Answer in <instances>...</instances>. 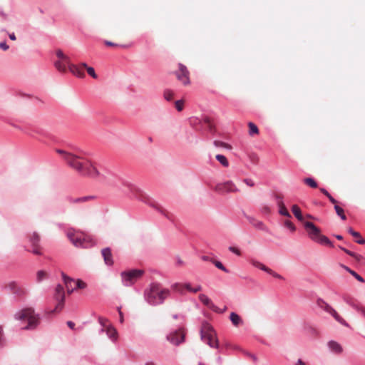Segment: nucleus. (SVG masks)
I'll return each mask as SVG.
<instances>
[{"label":"nucleus","mask_w":365,"mask_h":365,"mask_svg":"<svg viewBox=\"0 0 365 365\" xmlns=\"http://www.w3.org/2000/svg\"><path fill=\"white\" fill-rule=\"evenodd\" d=\"M170 294L169 289L162 288L158 284H152L145 291V298L149 304L156 305L163 303Z\"/></svg>","instance_id":"obj_1"},{"label":"nucleus","mask_w":365,"mask_h":365,"mask_svg":"<svg viewBox=\"0 0 365 365\" xmlns=\"http://www.w3.org/2000/svg\"><path fill=\"white\" fill-rule=\"evenodd\" d=\"M15 318L28 322V324L24 327V329H34L40 322L39 316L35 313L33 308H26L19 311L15 314Z\"/></svg>","instance_id":"obj_2"},{"label":"nucleus","mask_w":365,"mask_h":365,"mask_svg":"<svg viewBox=\"0 0 365 365\" xmlns=\"http://www.w3.org/2000/svg\"><path fill=\"white\" fill-rule=\"evenodd\" d=\"M56 151L62 155L63 160L69 167L80 173L86 160L84 158L61 149H56Z\"/></svg>","instance_id":"obj_3"},{"label":"nucleus","mask_w":365,"mask_h":365,"mask_svg":"<svg viewBox=\"0 0 365 365\" xmlns=\"http://www.w3.org/2000/svg\"><path fill=\"white\" fill-rule=\"evenodd\" d=\"M67 236L76 247L86 248L94 245L93 239L89 235L81 232L69 230L67 233Z\"/></svg>","instance_id":"obj_4"},{"label":"nucleus","mask_w":365,"mask_h":365,"mask_svg":"<svg viewBox=\"0 0 365 365\" xmlns=\"http://www.w3.org/2000/svg\"><path fill=\"white\" fill-rule=\"evenodd\" d=\"M201 339L206 342L210 347H218V340L213 327L208 323L204 322L202 324Z\"/></svg>","instance_id":"obj_5"},{"label":"nucleus","mask_w":365,"mask_h":365,"mask_svg":"<svg viewBox=\"0 0 365 365\" xmlns=\"http://www.w3.org/2000/svg\"><path fill=\"white\" fill-rule=\"evenodd\" d=\"M141 269H133L125 271L121 273L122 281L124 285L130 286L133 284L143 274Z\"/></svg>","instance_id":"obj_6"},{"label":"nucleus","mask_w":365,"mask_h":365,"mask_svg":"<svg viewBox=\"0 0 365 365\" xmlns=\"http://www.w3.org/2000/svg\"><path fill=\"white\" fill-rule=\"evenodd\" d=\"M53 298L56 301L57 304L53 310L48 312V314L59 312L64 307L65 292L63 287L61 284L56 286Z\"/></svg>","instance_id":"obj_7"},{"label":"nucleus","mask_w":365,"mask_h":365,"mask_svg":"<svg viewBox=\"0 0 365 365\" xmlns=\"http://www.w3.org/2000/svg\"><path fill=\"white\" fill-rule=\"evenodd\" d=\"M80 174L93 178H98L100 175V173L96 164L87 159H86L85 163H83Z\"/></svg>","instance_id":"obj_8"},{"label":"nucleus","mask_w":365,"mask_h":365,"mask_svg":"<svg viewBox=\"0 0 365 365\" xmlns=\"http://www.w3.org/2000/svg\"><path fill=\"white\" fill-rule=\"evenodd\" d=\"M177 79L182 83V85L187 86L190 84V71L182 63H178V70L175 73Z\"/></svg>","instance_id":"obj_9"},{"label":"nucleus","mask_w":365,"mask_h":365,"mask_svg":"<svg viewBox=\"0 0 365 365\" xmlns=\"http://www.w3.org/2000/svg\"><path fill=\"white\" fill-rule=\"evenodd\" d=\"M215 190L220 193H225L237 192L239 191V189L232 181L228 180L225 182L217 184L215 187Z\"/></svg>","instance_id":"obj_10"},{"label":"nucleus","mask_w":365,"mask_h":365,"mask_svg":"<svg viewBox=\"0 0 365 365\" xmlns=\"http://www.w3.org/2000/svg\"><path fill=\"white\" fill-rule=\"evenodd\" d=\"M137 191L139 192L140 197L142 198L143 200H147L150 205L154 207L160 213H161L168 219H171L172 214H170L168 210H166L165 208H163L162 206H160V205L155 202H150L148 197L143 194L142 191H140V190H137Z\"/></svg>","instance_id":"obj_11"},{"label":"nucleus","mask_w":365,"mask_h":365,"mask_svg":"<svg viewBox=\"0 0 365 365\" xmlns=\"http://www.w3.org/2000/svg\"><path fill=\"white\" fill-rule=\"evenodd\" d=\"M304 226L309 237L314 241L320 235V230L311 222H304Z\"/></svg>","instance_id":"obj_12"},{"label":"nucleus","mask_w":365,"mask_h":365,"mask_svg":"<svg viewBox=\"0 0 365 365\" xmlns=\"http://www.w3.org/2000/svg\"><path fill=\"white\" fill-rule=\"evenodd\" d=\"M185 334L183 329H180L168 336V340L172 344L178 345L184 341Z\"/></svg>","instance_id":"obj_13"},{"label":"nucleus","mask_w":365,"mask_h":365,"mask_svg":"<svg viewBox=\"0 0 365 365\" xmlns=\"http://www.w3.org/2000/svg\"><path fill=\"white\" fill-rule=\"evenodd\" d=\"M250 263L255 267L257 268H259L266 272H267L268 274L272 275L275 278H277V279H283V277L279 274H277V272H274L273 270H272L271 269H269V267H267V266H265L264 264H263L262 263L259 262V261L256 260V259H251L250 260Z\"/></svg>","instance_id":"obj_14"},{"label":"nucleus","mask_w":365,"mask_h":365,"mask_svg":"<svg viewBox=\"0 0 365 365\" xmlns=\"http://www.w3.org/2000/svg\"><path fill=\"white\" fill-rule=\"evenodd\" d=\"M343 299L347 304L351 306L359 312H361L364 307L360 302L357 301V299H354L351 296L346 294L343 297Z\"/></svg>","instance_id":"obj_15"},{"label":"nucleus","mask_w":365,"mask_h":365,"mask_svg":"<svg viewBox=\"0 0 365 365\" xmlns=\"http://www.w3.org/2000/svg\"><path fill=\"white\" fill-rule=\"evenodd\" d=\"M39 240V235L35 232L30 236V242L33 247L31 252L36 255H41V248L38 245Z\"/></svg>","instance_id":"obj_16"},{"label":"nucleus","mask_w":365,"mask_h":365,"mask_svg":"<svg viewBox=\"0 0 365 365\" xmlns=\"http://www.w3.org/2000/svg\"><path fill=\"white\" fill-rule=\"evenodd\" d=\"M62 278L68 293L71 294L76 289V284L74 279L62 273Z\"/></svg>","instance_id":"obj_17"},{"label":"nucleus","mask_w":365,"mask_h":365,"mask_svg":"<svg viewBox=\"0 0 365 365\" xmlns=\"http://www.w3.org/2000/svg\"><path fill=\"white\" fill-rule=\"evenodd\" d=\"M71 65H72V63H71L70 58H68V63L64 62L63 59H59L54 63L56 68L61 73H66L67 68L70 69Z\"/></svg>","instance_id":"obj_18"},{"label":"nucleus","mask_w":365,"mask_h":365,"mask_svg":"<svg viewBox=\"0 0 365 365\" xmlns=\"http://www.w3.org/2000/svg\"><path fill=\"white\" fill-rule=\"evenodd\" d=\"M85 68L82 66V63L79 65L73 64L70 66L69 71L75 76L79 78H83L85 76V73L83 72V69Z\"/></svg>","instance_id":"obj_19"},{"label":"nucleus","mask_w":365,"mask_h":365,"mask_svg":"<svg viewBox=\"0 0 365 365\" xmlns=\"http://www.w3.org/2000/svg\"><path fill=\"white\" fill-rule=\"evenodd\" d=\"M102 255L105 263L107 265H112L113 264L112 253L109 248H104L101 251Z\"/></svg>","instance_id":"obj_20"},{"label":"nucleus","mask_w":365,"mask_h":365,"mask_svg":"<svg viewBox=\"0 0 365 365\" xmlns=\"http://www.w3.org/2000/svg\"><path fill=\"white\" fill-rule=\"evenodd\" d=\"M277 198L278 199V206L279 208V212L280 215L287 217H291V215L288 212L283 201L282 200V197L280 195H277Z\"/></svg>","instance_id":"obj_21"},{"label":"nucleus","mask_w":365,"mask_h":365,"mask_svg":"<svg viewBox=\"0 0 365 365\" xmlns=\"http://www.w3.org/2000/svg\"><path fill=\"white\" fill-rule=\"evenodd\" d=\"M94 197L93 196H84L81 197H69L68 202L71 204H79L84 203L87 201H89Z\"/></svg>","instance_id":"obj_22"},{"label":"nucleus","mask_w":365,"mask_h":365,"mask_svg":"<svg viewBox=\"0 0 365 365\" xmlns=\"http://www.w3.org/2000/svg\"><path fill=\"white\" fill-rule=\"evenodd\" d=\"M329 348L334 353L336 354H341L343 351L342 346L336 341H330L328 343Z\"/></svg>","instance_id":"obj_23"},{"label":"nucleus","mask_w":365,"mask_h":365,"mask_svg":"<svg viewBox=\"0 0 365 365\" xmlns=\"http://www.w3.org/2000/svg\"><path fill=\"white\" fill-rule=\"evenodd\" d=\"M230 319L235 327H238L243 323L242 318L235 312H231Z\"/></svg>","instance_id":"obj_24"},{"label":"nucleus","mask_w":365,"mask_h":365,"mask_svg":"<svg viewBox=\"0 0 365 365\" xmlns=\"http://www.w3.org/2000/svg\"><path fill=\"white\" fill-rule=\"evenodd\" d=\"M292 211L293 214L294 215V216L297 218V220L304 224V222H305L304 217L302 215V212H301L299 207L297 205H294L292 207Z\"/></svg>","instance_id":"obj_25"},{"label":"nucleus","mask_w":365,"mask_h":365,"mask_svg":"<svg viewBox=\"0 0 365 365\" xmlns=\"http://www.w3.org/2000/svg\"><path fill=\"white\" fill-rule=\"evenodd\" d=\"M248 220L250 223L252 224L255 228L261 230H266V226L262 222L252 217H249Z\"/></svg>","instance_id":"obj_26"},{"label":"nucleus","mask_w":365,"mask_h":365,"mask_svg":"<svg viewBox=\"0 0 365 365\" xmlns=\"http://www.w3.org/2000/svg\"><path fill=\"white\" fill-rule=\"evenodd\" d=\"M315 242H317L319 244H322V245L329 246V247L334 246L333 243L329 240V239L327 237H326L325 235H322L321 234L317 237V239L315 240Z\"/></svg>","instance_id":"obj_27"},{"label":"nucleus","mask_w":365,"mask_h":365,"mask_svg":"<svg viewBox=\"0 0 365 365\" xmlns=\"http://www.w3.org/2000/svg\"><path fill=\"white\" fill-rule=\"evenodd\" d=\"M199 299L203 304L207 306L208 308L213 307L212 302L205 294H200L199 295Z\"/></svg>","instance_id":"obj_28"},{"label":"nucleus","mask_w":365,"mask_h":365,"mask_svg":"<svg viewBox=\"0 0 365 365\" xmlns=\"http://www.w3.org/2000/svg\"><path fill=\"white\" fill-rule=\"evenodd\" d=\"M348 232L349 233H350L353 237H356V238H359L357 240H356V242L360 244V245H363L365 243V240L362 238H361V235L358 232H356L354 231L351 227H349L348 229Z\"/></svg>","instance_id":"obj_29"},{"label":"nucleus","mask_w":365,"mask_h":365,"mask_svg":"<svg viewBox=\"0 0 365 365\" xmlns=\"http://www.w3.org/2000/svg\"><path fill=\"white\" fill-rule=\"evenodd\" d=\"M213 144L217 148H225V149H227V150H232V147L231 145H230V144H228L227 143L220 141V140H214Z\"/></svg>","instance_id":"obj_30"},{"label":"nucleus","mask_w":365,"mask_h":365,"mask_svg":"<svg viewBox=\"0 0 365 365\" xmlns=\"http://www.w3.org/2000/svg\"><path fill=\"white\" fill-rule=\"evenodd\" d=\"M106 334L113 340H115L117 338V331L115 329L112 327H108L106 328Z\"/></svg>","instance_id":"obj_31"},{"label":"nucleus","mask_w":365,"mask_h":365,"mask_svg":"<svg viewBox=\"0 0 365 365\" xmlns=\"http://www.w3.org/2000/svg\"><path fill=\"white\" fill-rule=\"evenodd\" d=\"M248 127H249V134L250 135H257L259 133V129L255 123L250 122L248 123Z\"/></svg>","instance_id":"obj_32"},{"label":"nucleus","mask_w":365,"mask_h":365,"mask_svg":"<svg viewBox=\"0 0 365 365\" xmlns=\"http://www.w3.org/2000/svg\"><path fill=\"white\" fill-rule=\"evenodd\" d=\"M82 66H83L86 71L88 75H90L93 78L96 79L98 78V76L96 75L95 70L93 67L88 66L86 63H82Z\"/></svg>","instance_id":"obj_33"},{"label":"nucleus","mask_w":365,"mask_h":365,"mask_svg":"<svg viewBox=\"0 0 365 365\" xmlns=\"http://www.w3.org/2000/svg\"><path fill=\"white\" fill-rule=\"evenodd\" d=\"M303 181L307 185L312 188H317L318 187L317 182L312 178H306Z\"/></svg>","instance_id":"obj_34"},{"label":"nucleus","mask_w":365,"mask_h":365,"mask_svg":"<svg viewBox=\"0 0 365 365\" xmlns=\"http://www.w3.org/2000/svg\"><path fill=\"white\" fill-rule=\"evenodd\" d=\"M215 158L219 161V163L222 164V166L225 168L229 166V162L225 156L218 154L215 156Z\"/></svg>","instance_id":"obj_35"},{"label":"nucleus","mask_w":365,"mask_h":365,"mask_svg":"<svg viewBox=\"0 0 365 365\" xmlns=\"http://www.w3.org/2000/svg\"><path fill=\"white\" fill-rule=\"evenodd\" d=\"M204 123L207 125L208 127V129L210 130V131L211 133H215L216 129H215V125L213 124V123L212 122L211 119L210 118H205L204 120H203Z\"/></svg>","instance_id":"obj_36"},{"label":"nucleus","mask_w":365,"mask_h":365,"mask_svg":"<svg viewBox=\"0 0 365 365\" xmlns=\"http://www.w3.org/2000/svg\"><path fill=\"white\" fill-rule=\"evenodd\" d=\"M332 315V317L337 321L339 322V323H341V324L344 325V326H346L348 327V324L346 322V321L342 318L341 317L338 313L336 312V310L334 309L332 313L331 314Z\"/></svg>","instance_id":"obj_37"},{"label":"nucleus","mask_w":365,"mask_h":365,"mask_svg":"<svg viewBox=\"0 0 365 365\" xmlns=\"http://www.w3.org/2000/svg\"><path fill=\"white\" fill-rule=\"evenodd\" d=\"M339 248L343 250L344 252H346L347 255L354 257L356 260L359 261L362 257L361 255H359L353 252L349 251V250L344 248L342 247H339Z\"/></svg>","instance_id":"obj_38"},{"label":"nucleus","mask_w":365,"mask_h":365,"mask_svg":"<svg viewBox=\"0 0 365 365\" xmlns=\"http://www.w3.org/2000/svg\"><path fill=\"white\" fill-rule=\"evenodd\" d=\"M173 290L182 293L185 289L184 284L176 283L172 286Z\"/></svg>","instance_id":"obj_39"},{"label":"nucleus","mask_w":365,"mask_h":365,"mask_svg":"<svg viewBox=\"0 0 365 365\" xmlns=\"http://www.w3.org/2000/svg\"><path fill=\"white\" fill-rule=\"evenodd\" d=\"M164 98L170 101L173 98L174 93L171 90H165L163 93Z\"/></svg>","instance_id":"obj_40"},{"label":"nucleus","mask_w":365,"mask_h":365,"mask_svg":"<svg viewBox=\"0 0 365 365\" xmlns=\"http://www.w3.org/2000/svg\"><path fill=\"white\" fill-rule=\"evenodd\" d=\"M56 56L57 57L59 58V59H63V61L66 62V63H68V58L69 57L66 55H65L62 51L61 50H58L56 51Z\"/></svg>","instance_id":"obj_41"},{"label":"nucleus","mask_w":365,"mask_h":365,"mask_svg":"<svg viewBox=\"0 0 365 365\" xmlns=\"http://www.w3.org/2000/svg\"><path fill=\"white\" fill-rule=\"evenodd\" d=\"M47 276V274L46 272L43 271V270H40L37 272L36 274V278H37V281L38 282H41L43 279H45Z\"/></svg>","instance_id":"obj_42"},{"label":"nucleus","mask_w":365,"mask_h":365,"mask_svg":"<svg viewBox=\"0 0 365 365\" xmlns=\"http://www.w3.org/2000/svg\"><path fill=\"white\" fill-rule=\"evenodd\" d=\"M212 263L220 269L225 272H228V270L224 267V265L219 261L212 259Z\"/></svg>","instance_id":"obj_43"},{"label":"nucleus","mask_w":365,"mask_h":365,"mask_svg":"<svg viewBox=\"0 0 365 365\" xmlns=\"http://www.w3.org/2000/svg\"><path fill=\"white\" fill-rule=\"evenodd\" d=\"M284 225L292 232H294L296 230L294 225L289 220L284 221Z\"/></svg>","instance_id":"obj_44"},{"label":"nucleus","mask_w":365,"mask_h":365,"mask_svg":"<svg viewBox=\"0 0 365 365\" xmlns=\"http://www.w3.org/2000/svg\"><path fill=\"white\" fill-rule=\"evenodd\" d=\"M75 284L76 289H84L86 287V284L81 279H78L76 282H75Z\"/></svg>","instance_id":"obj_45"},{"label":"nucleus","mask_w":365,"mask_h":365,"mask_svg":"<svg viewBox=\"0 0 365 365\" xmlns=\"http://www.w3.org/2000/svg\"><path fill=\"white\" fill-rule=\"evenodd\" d=\"M5 339L4 335V329L1 325H0V348L2 347L4 344Z\"/></svg>","instance_id":"obj_46"},{"label":"nucleus","mask_w":365,"mask_h":365,"mask_svg":"<svg viewBox=\"0 0 365 365\" xmlns=\"http://www.w3.org/2000/svg\"><path fill=\"white\" fill-rule=\"evenodd\" d=\"M175 108L178 111H181L183 109V101L180 100L175 102Z\"/></svg>","instance_id":"obj_47"},{"label":"nucleus","mask_w":365,"mask_h":365,"mask_svg":"<svg viewBox=\"0 0 365 365\" xmlns=\"http://www.w3.org/2000/svg\"><path fill=\"white\" fill-rule=\"evenodd\" d=\"M210 309H212L213 312H217V313H222L224 312L227 307H225L222 310L220 309L219 307H217V306H215L214 304H213V307H210Z\"/></svg>","instance_id":"obj_48"},{"label":"nucleus","mask_w":365,"mask_h":365,"mask_svg":"<svg viewBox=\"0 0 365 365\" xmlns=\"http://www.w3.org/2000/svg\"><path fill=\"white\" fill-rule=\"evenodd\" d=\"M351 274L352 276H354L358 281H359L361 282H364V279H363V277H361L360 275H359L356 272H354V271L351 272Z\"/></svg>","instance_id":"obj_49"},{"label":"nucleus","mask_w":365,"mask_h":365,"mask_svg":"<svg viewBox=\"0 0 365 365\" xmlns=\"http://www.w3.org/2000/svg\"><path fill=\"white\" fill-rule=\"evenodd\" d=\"M229 250L231 251L232 252L236 254L238 256L241 255L240 250L235 247H230Z\"/></svg>","instance_id":"obj_50"},{"label":"nucleus","mask_w":365,"mask_h":365,"mask_svg":"<svg viewBox=\"0 0 365 365\" xmlns=\"http://www.w3.org/2000/svg\"><path fill=\"white\" fill-rule=\"evenodd\" d=\"M243 181L248 186H250V187L255 186V182H254V181L252 179L245 178V179H244Z\"/></svg>","instance_id":"obj_51"},{"label":"nucleus","mask_w":365,"mask_h":365,"mask_svg":"<svg viewBox=\"0 0 365 365\" xmlns=\"http://www.w3.org/2000/svg\"><path fill=\"white\" fill-rule=\"evenodd\" d=\"M9 287L14 291V292H15V293L17 292V289H19V287L15 282L10 283Z\"/></svg>","instance_id":"obj_52"},{"label":"nucleus","mask_w":365,"mask_h":365,"mask_svg":"<svg viewBox=\"0 0 365 365\" xmlns=\"http://www.w3.org/2000/svg\"><path fill=\"white\" fill-rule=\"evenodd\" d=\"M105 45L107 46H114V47H118L120 45L115 43L113 42L109 41H104Z\"/></svg>","instance_id":"obj_53"},{"label":"nucleus","mask_w":365,"mask_h":365,"mask_svg":"<svg viewBox=\"0 0 365 365\" xmlns=\"http://www.w3.org/2000/svg\"><path fill=\"white\" fill-rule=\"evenodd\" d=\"M334 209L338 215L342 214L344 212V210L338 205H335Z\"/></svg>","instance_id":"obj_54"},{"label":"nucleus","mask_w":365,"mask_h":365,"mask_svg":"<svg viewBox=\"0 0 365 365\" xmlns=\"http://www.w3.org/2000/svg\"><path fill=\"white\" fill-rule=\"evenodd\" d=\"M0 48L3 49L4 51H6L9 49V46L5 42H1Z\"/></svg>","instance_id":"obj_55"},{"label":"nucleus","mask_w":365,"mask_h":365,"mask_svg":"<svg viewBox=\"0 0 365 365\" xmlns=\"http://www.w3.org/2000/svg\"><path fill=\"white\" fill-rule=\"evenodd\" d=\"M200 290H202V287L200 285H197L195 287H192V292L196 293Z\"/></svg>","instance_id":"obj_56"},{"label":"nucleus","mask_w":365,"mask_h":365,"mask_svg":"<svg viewBox=\"0 0 365 365\" xmlns=\"http://www.w3.org/2000/svg\"><path fill=\"white\" fill-rule=\"evenodd\" d=\"M327 197L329 198V200H330V202L332 203V204H334L335 205H336V202L337 201L329 194Z\"/></svg>","instance_id":"obj_57"},{"label":"nucleus","mask_w":365,"mask_h":365,"mask_svg":"<svg viewBox=\"0 0 365 365\" xmlns=\"http://www.w3.org/2000/svg\"><path fill=\"white\" fill-rule=\"evenodd\" d=\"M118 312H119V315H120V322L123 323L124 321L123 312L120 310V307H118Z\"/></svg>","instance_id":"obj_58"},{"label":"nucleus","mask_w":365,"mask_h":365,"mask_svg":"<svg viewBox=\"0 0 365 365\" xmlns=\"http://www.w3.org/2000/svg\"><path fill=\"white\" fill-rule=\"evenodd\" d=\"M106 322H107V320H106V319H103V318H100V319H99V322H100V324H101L103 327H106Z\"/></svg>","instance_id":"obj_59"},{"label":"nucleus","mask_w":365,"mask_h":365,"mask_svg":"<svg viewBox=\"0 0 365 365\" xmlns=\"http://www.w3.org/2000/svg\"><path fill=\"white\" fill-rule=\"evenodd\" d=\"M184 287L189 292H192V287H191L190 284H189V283L184 284Z\"/></svg>","instance_id":"obj_60"},{"label":"nucleus","mask_w":365,"mask_h":365,"mask_svg":"<svg viewBox=\"0 0 365 365\" xmlns=\"http://www.w3.org/2000/svg\"><path fill=\"white\" fill-rule=\"evenodd\" d=\"M67 325L72 329H73L75 327V324L71 321L67 322Z\"/></svg>","instance_id":"obj_61"},{"label":"nucleus","mask_w":365,"mask_h":365,"mask_svg":"<svg viewBox=\"0 0 365 365\" xmlns=\"http://www.w3.org/2000/svg\"><path fill=\"white\" fill-rule=\"evenodd\" d=\"M320 191L324 194L327 197L329 195V193L327 192V190H325L324 188H320Z\"/></svg>","instance_id":"obj_62"},{"label":"nucleus","mask_w":365,"mask_h":365,"mask_svg":"<svg viewBox=\"0 0 365 365\" xmlns=\"http://www.w3.org/2000/svg\"><path fill=\"white\" fill-rule=\"evenodd\" d=\"M9 38H10L11 40H12V41H15V40L16 39V36H15V34H14V33L10 34L9 35Z\"/></svg>","instance_id":"obj_63"},{"label":"nucleus","mask_w":365,"mask_h":365,"mask_svg":"<svg viewBox=\"0 0 365 365\" xmlns=\"http://www.w3.org/2000/svg\"><path fill=\"white\" fill-rule=\"evenodd\" d=\"M295 365H306V364L301 359H298Z\"/></svg>","instance_id":"obj_64"}]
</instances>
